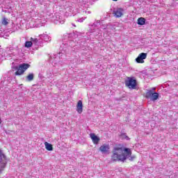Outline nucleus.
<instances>
[{"label":"nucleus","instance_id":"nucleus-1","mask_svg":"<svg viewBox=\"0 0 178 178\" xmlns=\"http://www.w3.org/2000/svg\"><path fill=\"white\" fill-rule=\"evenodd\" d=\"M79 37L78 32L67 33L63 35V43L60 46V52L57 54H54L50 56L49 62L54 66L56 65H60L62 63V59L65 56V53L68 49H72V47H76V42L72 39L77 38Z\"/></svg>","mask_w":178,"mask_h":178},{"label":"nucleus","instance_id":"nucleus-2","mask_svg":"<svg viewBox=\"0 0 178 178\" xmlns=\"http://www.w3.org/2000/svg\"><path fill=\"white\" fill-rule=\"evenodd\" d=\"M129 158V161H134L136 156H131V149L127 147L124 149L115 147L111 156L112 161H120V162H124Z\"/></svg>","mask_w":178,"mask_h":178},{"label":"nucleus","instance_id":"nucleus-3","mask_svg":"<svg viewBox=\"0 0 178 178\" xmlns=\"http://www.w3.org/2000/svg\"><path fill=\"white\" fill-rule=\"evenodd\" d=\"M6 165H8V158L3 151L0 149V175L3 172V169L6 168Z\"/></svg>","mask_w":178,"mask_h":178},{"label":"nucleus","instance_id":"nucleus-4","mask_svg":"<svg viewBox=\"0 0 178 178\" xmlns=\"http://www.w3.org/2000/svg\"><path fill=\"white\" fill-rule=\"evenodd\" d=\"M125 85L131 90H135L136 87H137V81L134 77H128L125 81Z\"/></svg>","mask_w":178,"mask_h":178},{"label":"nucleus","instance_id":"nucleus-5","mask_svg":"<svg viewBox=\"0 0 178 178\" xmlns=\"http://www.w3.org/2000/svg\"><path fill=\"white\" fill-rule=\"evenodd\" d=\"M146 98L151 101H156L159 98V93L154 92V90H148L146 92Z\"/></svg>","mask_w":178,"mask_h":178},{"label":"nucleus","instance_id":"nucleus-6","mask_svg":"<svg viewBox=\"0 0 178 178\" xmlns=\"http://www.w3.org/2000/svg\"><path fill=\"white\" fill-rule=\"evenodd\" d=\"M30 67V65L26 63H23L20 65L17 69V71L15 72L16 76H21V74H23L26 72V70L29 69Z\"/></svg>","mask_w":178,"mask_h":178},{"label":"nucleus","instance_id":"nucleus-7","mask_svg":"<svg viewBox=\"0 0 178 178\" xmlns=\"http://www.w3.org/2000/svg\"><path fill=\"white\" fill-rule=\"evenodd\" d=\"M100 21H96L93 24L91 25L90 27V33H95V35H98L99 34V29L97 27L99 26Z\"/></svg>","mask_w":178,"mask_h":178},{"label":"nucleus","instance_id":"nucleus-8","mask_svg":"<svg viewBox=\"0 0 178 178\" xmlns=\"http://www.w3.org/2000/svg\"><path fill=\"white\" fill-rule=\"evenodd\" d=\"M35 27H42L44 24L47 22L45 20V17H40L39 18H36L34 19Z\"/></svg>","mask_w":178,"mask_h":178},{"label":"nucleus","instance_id":"nucleus-9","mask_svg":"<svg viewBox=\"0 0 178 178\" xmlns=\"http://www.w3.org/2000/svg\"><path fill=\"white\" fill-rule=\"evenodd\" d=\"M144 59H147V54L141 53L136 58V61L137 62V63H144Z\"/></svg>","mask_w":178,"mask_h":178},{"label":"nucleus","instance_id":"nucleus-10","mask_svg":"<svg viewBox=\"0 0 178 178\" xmlns=\"http://www.w3.org/2000/svg\"><path fill=\"white\" fill-rule=\"evenodd\" d=\"M54 21L56 24H63V23H65V19L59 15H56Z\"/></svg>","mask_w":178,"mask_h":178},{"label":"nucleus","instance_id":"nucleus-11","mask_svg":"<svg viewBox=\"0 0 178 178\" xmlns=\"http://www.w3.org/2000/svg\"><path fill=\"white\" fill-rule=\"evenodd\" d=\"M124 12V10H123V8H116L113 10V15L115 17H122Z\"/></svg>","mask_w":178,"mask_h":178},{"label":"nucleus","instance_id":"nucleus-12","mask_svg":"<svg viewBox=\"0 0 178 178\" xmlns=\"http://www.w3.org/2000/svg\"><path fill=\"white\" fill-rule=\"evenodd\" d=\"M39 38L42 41H44L45 42H48V41H51V38L49 37V35L45 32L44 33L39 35Z\"/></svg>","mask_w":178,"mask_h":178},{"label":"nucleus","instance_id":"nucleus-13","mask_svg":"<svg viewBox=\"0 0 178 178\" xmlns=\"http://www.w3.org/2000/svg\"><path fill=\"white\" fill-rule=\"evenodd\" d=\"M90 137L93 143V144H95L96 145L99 143L100 138L98 137L95 134H90Z\"/></svg>","mask_w":178,"mask_h":178},{"label":"nucleus","instance_id":"nucleus-14","mask_svg":"<svg viewBox=\"0 0 178 178\" xmlns=\"http://www.w3.org/2000/svg\"><path fill=\"white\" fill-rule=\"evenodd\" d=\"M109 149V145H103L99 147V151H101L102 154H108Z\"/></svg>","mask_w":178,"mask_h":178},{"label":"nucleus","instance_id":"nucleus-15","mask_svg":"<svg viewBox=\"0 0 178 178\" xmlns=\"http://www.w3.org/2000/svg\"><path fill=\"white\" fill-rule=\"evenodd\" d=\"M76 112L79 114L83 113V102L81 100H79L77 103Z\"/></svg>","mask_w":178,"mask_h":178},{"label":"nucleus","instance_id":"nucleus-16","mask_svg":"<svg viewBox=\"0 0 178 178\" xmlns=\"http://www.w3.org/2000/svg\"><path fill=\"white\" fill-rule=\"evenodd\" d=\"M31 41L33 45H40V44H41V40H38L37 38H31Z\"/></svg>","mask_w":178,"mask_h":178},{"label":"nucleus","instance_id":"nucleus-17","mask_svg":"<svg viewBox=\"0 0 178 178\" xmlns=\"http://www.w3.org/2000/svg\"><path fill=\"white\" fill-rule=\"evenodd\" d=\"M44 147L47 151L54 150V147H52V145H51V143H49L48 142L44 143Z\"/></svg>","mask_w":178,"mask_h":178},{"label":"nucleus","instance_id":"nucleus-18","mask_svg":"<svg viewBox=\"0 0 178 178\" xmlns=\"http://www.w3.org/2000/svg\"><path fill=\"white\" fill-rule=\"evenodd\" d=\"M138 24L139 26H144L145 24V19L143 17H140L138 19Z\"/></svg>","mask_w":178,"mask_h":178},{"label":"nucleus","instance_id":"nucleus-19","mask_svg":"<svg viewBox=\"0 0 178 178\" xmlns=\"http://www.w3.org/2000/svg\"><path fill=\"white\" fill-rule=\"evenodd\" d=\"M26 80H27V81H33V80H34V74H33V73L29 74L26 76Z\"/></svg>","mask_w":178,"mask_h":178},{"label":"nucleus","instance_id":"nucleus-20","mask_svg":"<svg viewBox=\"0 0 178 178\" xmlns=\"http://www.w3.org/2000/svg\"><path fill=\"white\" fill-rule=\"evenodd\" d=\"M33 46V42L31 41H26L25 42V47L26 48H31V47Z\"/></svg>","mask_w":178,"mask_h":178},{"label":"nucleus","instance_id":"nucleus-21","mask_svg":"<svg viewBox=\"0 0 178 178\" xmlns=\"http://www.w3.org/2000/svg\"><path fill=\"white\" fill-rule=\"evenodd\" d=\"M1 24L3 26H7V24H8V19H6L5 17L3 18L1 20Z\"/></svg>","mask_w":178,"mask_h":178},{"label":"nucleus","instance_id":"nucleus-22","mask_svg":"<svg viewBox=\"0 0 178 178\" xmlns=\"http://www.w3.org/2000/svg\"><path fill=\"white\" fill-rule=\"evenodd\" d=\"M122 138H125L126 140H130V138H129V136H127L126 134H123L121 135Z\"/></svg>","mask_w":178,"mask_h":178},{"label":"nucleus","instance_id":"nucleus-23","mask_svg":"<svg viewBox=\"0 0 178 178\" xmlns=\"http://www.w3.org/2000/svg\"><path fill=\"white\" fill-rule=\"evenodd\" d=\"M76 21H78L79 23H83V22H84V18H79Z\"/></svg>","mask_w":178,"mask_h":178},{"label":"nucleus","instance_id":"nucleus-24","mask_svg":"<svg viewBox=\"0 0 178 178\" xmlns=\"http://www.w3.org/2000/svg\"><path fill=\"white\" fill-rule=\"evenodd\" d=\"M86 13H88V15L91 14V11H86Z\"/></svg>","mask_w":178,"mask_h":178},{"label":"nucleus","instance_id":"nucleus-25","mask_svg":"<svg viewBox=\"0 0 178 178\" xmlns=\"http://www.w3.org/2000/svg\"><path fill=\"white\" fill-rule=\"evenodd\" d=\"M155 90H156L155 88H152V90H151V91H153V92H154V91H155Z\"/></svg>","mask_w":178,"mask_h":178},{"label":"nucleus","instance_id":"nucleus-26","mask_svg":"<svg viewBox=\"0 0 178 178\" xmlns=\"http://www.w3.org/2000/svg\"><path fill=\"white\" fill-rule=\"evenodd\" d=\"M82 5H86V2L85 1H82Z\"/></svg>","mask_w":178,"mask_h":178},{"label":"nucleus","instance_id":"nucleus-27","mask_svg":"<svg viewBox=\"0 0 178 178\" xmlns=\"http://www.w3.org/2000/svg\"><path fill=\"white\" fill-rule=\"evenodd\" d=\"M3 84V82L0 83V86H2Z\"/></svg>","mask_w":178,"mask_h":178},{"label":"nucleus","instance_id":"nucleus-28","mask_svg":"<svg viewBox=\"0 0 178 178\" xmlns=\"http://www.w3.org/2000/svg\"><path fill=\"white\" fill-rule=\"evenodd\" d=\"M81 6H83V5H81V3L79 4Z\"/></svg>","mask_w":178,"mask_h":178},{"label":"nucleus","instance_id":"nucleus-29","mask_svg":"<svg viewBox=\"0 0 178 178\" xmlns=\"http://www.w3.org/2000/svg\"><path fill=\"white\" fill-rule=\"evenodd\" d=\"M74 27H76V25L73 24Z\"/></svg>","mask_w":178,"mask_h":178}]
</instances>
